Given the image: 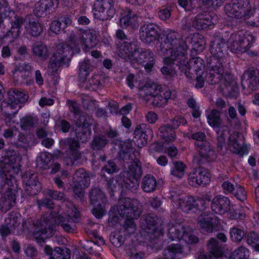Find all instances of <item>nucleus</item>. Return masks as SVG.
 Segmentation results:
<instances>
[{
    "instance_id": "f257e3e1",
    "label": "nucleus",
    "mask_w": 259,
    "mask_h": 259,
    "mask_svg": "<svg viewBox=\"0 0 259 259\" xmlns=\"http://www.w3.org/2000/svg\"><path fill=\"white\" fill-rule=\"evenodd\" d=\"M160 44L158 54L166 55L168 51L170 56L164 59L165 64H176L181 72L187 76L190 69L188 63L187 43L192 44V49L195 51H201L205 44L202 35L199 34H191L185 39L182 35L177 31L168 30L158 39Z\"/></svg>"
},
{
    "instance_id": "f03ea898",
    "label": "nucleus",
    "mask_w": 259,
    "mask_h": 259,
    "mask_svg": "<svg viewBox=\"0 0 259 259\" xmlns=\"http://www.w3.org/2000/svg\"><path fill=\"white\" fill-rule=\"evenodd\" d=\"M46 194L52 199L66 202L63 204V206L67 208L66 210L67 218H65L62 214L52 216L50 218L54 219L55 224L60 225L64 231L69 233L73 232L74 230V226L72 223L77 222L79 220V212L77 208L71 202L67 200V198L63 192L48 189L46 191Z\"/></svg>"
},
{
    "instance_id": "7ed1b4c3",
    "label": "nucleus",
    "mask_w": 259,
    "mask_h": 259,
    "mask_svg": "<svg viewBox=\"0 0 259 259\" xmlns=\"http://www.w3.org/2000/svg\"><path fill=\"white\" fill-rule=\"evenodd\" d=\"M216 49V53H211L212 55L210 59L209 66L212 68V71H219L220 73L225 74V85L224 89L225 92L232 96H236L238 94L237 82L233 76L227 70H225L224 64L225 63L226 58L224 53L225 49L218 47Z\"/></svg>"
},
{
    "instance_id": "20e7f679",
    "label": "nucleus",
    "mask_w": 259,
    "mask_h": 259,
    "mask_svg": "<svg viewBox=\"0 0 259 259\" xmlns=\"http://www.w3.org/2000/svg\"><path fill=\"white\" fill-rule=\"evenodd\" d=\"M255 37L249 32L239 31L231 34L227 39L228 48L235 53H246L250 57L256 56L257 52L250 50L255 41Z\"/></svg>"
},
{
    "instance_id": "39448f33",
    "label": "nucleus",
    "mask_w": 259,
    "mask_h": 259,
    "mask_svg": "<svg viewBox=\"0 0 259 259\" xmlns=\"http://www.w3.org/2000/svg\"><path fill=\"white\" fill-rule=\"evenodd\" d=\"M161 87L156 84H146L139 88V96L146 104L153 106H161L166 104L161 94Z\"/></svg>"
},
{
    "instance_id": "423d86ee",
    "label": "nucleus",
    "mask_w": 259,
    "mask_h": 259,
    "mask_svg": "<svg viewBox=\"0 0 259 259\" xmlns=\"http://www.w3.org/2000/svg\"><path fill=\"white\" fill-rule=\"evenodd\" d=\"M117 210L123 218L138 219L142 213V205L137 199L122 198L118 201Z\"/></svg>"
},
{
    "instance_id": "0eeeda50",
    "label": "nucleus",
    "mask_w": 259,
    "mask_h": 259,
    "mask_svg": "<svg viewBox=\"0 0 259 259\" xmlns=\"http://www.w3.org/2000/svg\"><path fill=\"white\" fill-rule=\"evenodd\" d=\"M69 38L70 46L75 48L77 52L79 51V47L81 45H83L86 48L92 49L97 44L95 32L90 30H80L75 33L71 34Z\"/></svg>"
},
{
    "instance_id": "6e6552de",
    "label": "nucleus",
    "mask_w": 259,
    "mask_h": 259,
    "mask_svg": "<svg viewBox=\"0 0 259 259\" xmlns=\"http://www.w3.org/2000/svg\"><path fill=\"white\" fill-rule=\"evenodd\" d=\"M252 7L248 0H231L226 5L224 11L230 17L243 18L246 23V15H250Z\"/></svg>"
},
{
    "instance_id": "1a4fd4ad",
    "label": "nucleus",
    "mask_w": 259,
    "mask_h": 259,
    "mask_svg": "<svg viewBox=\"0 0 259 259\" xmlns=\"http://www.w3.org/2000/svg\"><path fill=\"white\" fill-rule=\"evenodd\" d=\"M142 174L141 162L135 159L128 165V169L123 173L124 184L126 188L136 191L139 186V180Z\"/></svg>"
},
{
    "instance_id": "9d476101",
    "label": "nucleus",
    "mask_w": 259,
    "mask_h": 259,
    "mask_svg": "<svg viewBox=\"0 0 259 259\" xmlns=\"http://www.w3.org/2000/svg\"><path fill=\"white\" fill-rule=\"evenodd\" d=\"M96 19L104 21L113 17L115 13L113 0H96L93 9Z\"/></svg>"
},
{
    "instance_id": "9b49d317",
    "label": "nucleus",
    "mask_w": 259,
    "mask_h": 259,
    "mask_svg": "<svg viewBox=\"0 0 259 259\" xmlns=\"http://www.w3.org/2000/svg\"><path fill=\"white\" fill-rule=\"evenodd\" d=\"M168 235L171 240L183 239L187 243H195L198 241V238L193 235L191 228L180 224L170 227L168 229Z\"/></svg>"
},
{
    "instance_id": "f8f14e48",
    "label": "nucleus",
    "mask_w": 259,
    "mask_h": 259,
    "mask_svg": "<svg viewBox=\"0 0 259 259\" xmlns=\"http://www.w3.org/2000/svg\"><path fill=\"white\" fill-rule=\"evenodd\" d=\"M220 80H222L224 87L223 88L224 92L229 96L232 97L231 95L226 93L224 90L225 88V74L219 72V71H212V68L210 66H209V69L206 72H202V73L197 75L196 78V83L195 85V88L197 89H200L203 87L205 81L208 82L209 84H215ZM234 96H233V97Z\"/></svg>"
},
{
    "instance_id": "ddd939ff",
    "label": "nucleus",
    "mask_w": 259,
    "mask_h": 259,
    "mask_svg": "<svg viewBox=\"0 0 259 259\" xmlns=\"http://www.w3.org/2000/svg\"><path fill=\"white\" fill-rule=\"evenodd\" d=\"M140 49V44L137 39H133L129 42L124 41L119 47L118 55L125 61L132 63Z\"/></svg>"
},
{
    "instance_id": "4468645a",
    "label": "nucleus",
    "mask_w": 259,
    "mask_h": 259,
    "mask_svg": "<svg viewBox=\"0 0 259 259\" xmlns=\"http://www.w3.org/2000/svg\"><path fill=\"white\" fill-rule=\"evenodd\" d=\"M209 182V173L202 167L194 168L189 175V184L193 187L205 185Z\"/></svg>"
},
{
    "instance_id": "2eb2a0df",
    "label": "nucleus",
    "mask_w": 259,
    "mask_h": 259,
    "mask_svg": "<svg viewBox=\"0 0 259 259\" xmlns=\"http://www.w3.org/2000/svg\"><path fill=\"white\" fill-rule=\"evenodd\" d=\"M138 63L143 64L147 72L151 71L155 63V58L153 53L149 49L140 48L133 59L132 64Z\"/></svg>"
},
{
    "instance_id": "dca6fc26",
    "label": "nucleus",
    "mask_w": 259,
    "mask_h": 259,
    "mask_svg": "<svg viewBox=\"0 0 259 259\" xmlns=\"http://www.w3.org/2000/svg\"><path fill=\"white\" fill-rule=\"evenodd\" d=\"M241 84L243 89L250 91L256 90L259 86V70L251 68L245 72L242 76Z\"/></svg>"
},
{
    "instance_id": "f3484780",
    "label": "nucleus",
    "mask_w": 259,
    "mask_h": 259,
    "mask_svg": "<svg viewBox=\"0 0 259 259\" xmlns=\"http://www.w3.org/2000/svg\"><path fill=\"white\" fill-rule=\"evenodd\" d=\"M217 21V16L213 13H204L198 14L193 21V26L202 30L212 27Z\"/></svg>"
},
{
    "instance_id": "a211bd4d",
    "label": "nucleus",
    "mask_w": 259,
    "mask_h": 259,
    "mask_svg": "<svg viewBox=\"0 0 259 259\" xmlns=\"http://www.w3.org/2000/svg\"><path fill=\"white\" fill-rule=\"evenodd\" d=\"M75 48H72L70 45L69 38L68 44H61L57 46L56 52L53 54L52 58L56 59L60 63L66 64L70 60Z\"/></svg>"
},
{
    "instance_id": "6ab92c4d",
    "label": "nucleus",
    "mask_w": 259,
    "mask_h": 259,
    "mask_svg": "<svg viewBox=\"0 0 259 259\" xmlns=\"http://www.w3.org/2000/svg\"><path fill=\"white\" fill-rule=\"evenodd\" d=\"M228 147L229 150L238 154L247 153V147L244 145L243 137L238 132H234L229 137Z\"/></svg>"
},
{
    "instance_id": "aec40b11",
    "label": "nucleus",
    "mask_w": 259,
    "mask_h": 259,
    "mask_svg": "<svg viewBox=\"0 0 259 259\" xmlns=\"http://www.w3.org/2000/svg\"><path fill=\"white\" fill-rule=\"evenodd\" d=\"M157 26L153 23L145 24L141 26L140 29V37L142 41L150 44L159 37Z\"/></svg>"
},
{
    "instance_id": "412c9836",
    "label": "nucleus",
    "mask_w": 259,
    "mask_h": 259,
    "mask_svg": "<svg viewBox=\"0 0 259 259\" xmlns=\"http://www.w3.org/2000/svg\"><path fill=\"white\" fill-rule=\"evenodd\" d=\"M198 147L200 159L199 160L197 157H195L193 159L195 163L201 164L205 161L208 162L215 159L214 151L209 142L204 141L202 145Z\"/></svg>"
},
{
    "instance_id": "4be33fe9",
    "label": "nucleus",
    "mask_w": 259,
    "mask_h": 259,
    "mask_svg": "<svg viewBox=\"0 0 259 259\" xmlns=\"http://www.w3.org/2000/svg\"><path fill=\"white\" fill-rule=\"evenodd\" d=\"M23 181L26 185V191L30 195H35L40 191L41 185L37 180V175L28 172L23 177Z\"/></svg>"
},
{
    "instance_id": "5701e85b",
    "label": "nucleus",
    "mask_w": 259,
    "mask_h": 259,
    "mask_svg": "<svg viewBox=\"0 0 259 259\" xmlns=\"http://www.w3.org/2000/svg\"><path fill=\"white\" fill-rule=\"evenodd\" d=\"M134 134L138 146H143L147 144L148 138L152 137L153 132L149 125L142 123L136 127Z\"/></svg>"
},
{
    "instance_id": "b1692460",
    "label": "nucleus",
    "mask_w": 259,
    "mask_h": 259,
    "mask_svg": "<svg viewBox=\"0 0 259 259\" xmlns=\"http://www.w3.org/2000/svg\"><path fill=\"white\" fill-rule=\"evenodd\" d=\"M230 200L225 196H217L211 201V209L216 213L224 214L230 209Z\"/></svg>"
},
{
    "instance_id": "393cba45",
    "label": "nucleus",
    "mask_w": 259,
    "mask_h": 259,
    "mask_svg": "<svg viewBox=\"0 0 259 259\" xmlns=\"http://www.w3.org/2000/svg\"><path fill=\"white\" fill-rule=\"evenodd\" d=\"M55 232V226L44 222L40 224V228L33 233V236L38 243L44 242L45 239L52 236Z\"/></svg>"
},
{
    "instance_id": "a878e982",
    "label": "nucleus",
    "mask_w": 259,
    "mask_h": 259,
    "mask_svg": "<svg viewBox=\"0 0 259 259\" xmlns=\"http://www.w3.org/2000/svg\"><path fill=\"white\" fill-rule=\"evenodd\" d=\"M199 202L202 203L203 201L199 199L196 200L192 196H185L179 204H177L176 208H181L183 211L189 213L198 209Z\"/></svg>"
},
{
    "instance_id": "bb28decb",
    "label": "nucleus",
    "mask_w": 259,
    "mask_h": 259,
    "mask_svg": "<svg viewBox=\"0 0 259 259\" xmlns=\"http://www.w3.org/2000/svg\"><path fill=\"white\" fill-rule=\"evenodd\" d=\"M158 218L154 213H149L141 219V227L148 234L155 235L156 232V224Z\"/></svg>"
},
{
    "instance_id": "cd10ccee",
    "label": "nucleus",
    "mask_w": 259,
    "mask_h": 259,
    "mask_svg": "<svg viewBox=\"0 0 259 259\" xmlns=\"http://www.w3.org/2000/svg\"><path fill=\"white\" fill-rule=\"evenodd\" d=\"M213 215L211 213H202L198 218V226L203 231L211 232L213 227Z\"/></svg>"
},
{
    "instance_id": "c85d7f7f",
    "label": "nucleus",
    "mask_w": 259,
    "mask_h": 259,
    "mask_svg": "<svg viewBox=\"0 0 259 259\" xmlns=\"http://www.w3.org/2000/svg\"><path fill=\"white\" fill-rule=\"evenodd\" d=\"M31 52L34 56L41 61L46 60L50 56L48 47L42 42L33 44L31 47Z\"/></svg>"
},
{
    "instance_id": "c756f323",
    "label": "nucleus",
    "mask_w": 259,
    "mask_h": 259,
    "mask_svg": "<svg viewBox=\"0 0 259 259\" xmlns=\"http://www.w3.org/2000/svg\"><path fill=\"white\" fill-rule=\"evenodd\" d=\"M16 196L14 191L8 190L5 193L0 200V207L1 209L7 212L16 203Z\"/></svg>"
},
{
    "instance_id": "7c9ffc66",
    "label": "nucleus",
    "mask_w": 259,
    "mask_h": 259,
    "mask_svg": "<svg viewBox=\"0 0 259 259\" xmlns=\"http://www.w3.org/2000/svg\"><path fill=\"white\" fill-rule=\"evenodd\" d=\"M124 186V180L120 175L107 181L106 188L111 196H114V192Z\"/></svg>"
},
{
    "instance_id": "2f4dec72",
    "label": "nucleus",
    "mask_w": 259,
    "mask_h": 259,
    "mask_svg": "<svg viewBox=\"0 0 259 259\" xmlns=\"http://www.w3.org/2000/svg\"><path fill=\"white\" fill-rule=\"evenodd\" d=\"M54 6L53 0H40L35 4L34 11L37 17H41L45 12L54 8Z\"/></svg>"
},
{
    "instance_id": "473e14b6",
    "label": "nucleus",
    "mask_w": 259,
    "mask_h": 259,
    "mask_svg": "<svg viewBox=\"0 0 259 259\" xmlns=\"http://www.w3.org/2000/svg\"><path fill=\"white\" fill-rule=\"evenodd\" d=\"M157 181L154 177L147 175L142 179L141 188L146 193L153 192L156 190Z\"/></svg>"
},
{
    "instance_id": "72a5a7b5",
    "label": "nucleus",
    "mask_w": 259,
    "mask_h": 259,
    "mask_svg": "<svg viewBox=\"0 0 259 259\" xmlns=\"http://www.w3.org/2000/svg\"><path fill=\"white\" fill-rule=\"evenodd\" d=\"M8 98L11 101H15V102L22 104L27 101L28 99V96L23 92L16 89H11L7 93Z\"/></svg>"
},
{
    "instance_id": "f704fd0d",
    "label": "nucleus",
    "mask_w": 259,
    "mask_h": 259,
    "mask_svg": "<svg viewBox=\"0 0 259 259\" xmlns=\"http://www.w3.org/2000/svg\"><path fill=\"white\" fill-rule=\"evenodd\" d=\"M91 204L93 205H102L106 201L104 193L98 188L92 189L90 195Z\"/></svg>"
},
{
    "instance_id": "c9c22d12",
    "label": "nucleus",
    "mask_w": 259,
    "mask_h": 259,
    "mask_svg": "<svg viewBox=\"0 0 259 259\" xmlns=\"http://www.w3.org/2000/svg\"><path fill=\"white\" fill-rule=\"evenodd\" d=\"M120 25L123 27L134 28L138 26L137 16L132 11L123 16L120 19Z\"/></svg>"
},
{
    "instance_id": "e433bc0d",
    "label": "nucleus",
    "mask_w": 259,
    "mask_h": 259,
    "mask_svg": "<svg viewBox=\"0 0 259 259\" xmlns=\"http://www.w3.org/2000/svg\"><path fill=\"white\" fill-rule=\"evenodd\" d=\"M160 136L166 143L174 142L176 140V134L169 125H164L159 128Z\"/></svg>"
},
{
    "instance_id": "4c0bfd02",
    "label": "nucleus",
    "mask_w": 259,
    "mask_h": 259,
    "mask_svg": "<svg viewBox=\"0 0 259 259\" xmlns=\"http://www.w3.org/2000/svg\"><path fill=\"white\" fill-rule=\"evenodd\" d=\"M207 246L209 253L214 258H218L222 256L223 254L222 249L216 239L212 238L209 239Z\"/></svg>"
},
{
    "instance_id": "58836bf2",
    "label": "nucleus",
    "mask_w": 259,
    "mask_h": 259,
    "mask_svg": "<svg viewBox=\"0 0 259 259\" xmlns=\"http://www.w3.org/2000/svg\"><path fill=\"white\" fill-rule=\"evenodd\" d=\"M9 100V99L8 98L3 101L1 104L2 108L5 109V111L7 112L8 114L12 115L13 116H14L18 112L21 106L19 105L20 104L15 102V101Z\"/></svg>"
},
{
    "instance_id": "ea45409f",
    "label": "nucleus",
    "mask_w": 259,
    "mask_h": 259,
    "mask_svg": "<svg viewBox=\"0 0 259 259\" xmlns=\"http://www.w3.org/2000/svg\"><path fill=\"white\" fill-rule=\"evenodd\" d=\"M121 151L119 153L120 157L124 161L130 160V158L133 159L131 154V151H133L132 143L131 141L127 140L126 141L122 142L120 143Z\"/></svg>"
},
{
    "instance_id": "a19ab883",
    "label": "nucleus",
    "mask_w": 259,
    "mask_h": 259,
    "mask_svg": "<svg viewBox=\"0 0 259 259\" xmlns=\"http://www.w3.org/2000/svg\"><path fill=\"white\" fill-rule=\"evenodd\" d=\"M27 32L33 37H38L42 31V27L37 21H30L25 27Z\"/></svg>"
},
{
    "instance_id": "79ce46f5",
    "label": "nucleus",
    "mask_w": 259,
    "mask_h": 259,
    "mask_svg": "<svg viewBox=\"0 0 259 259\" xmlns=\"http://www.w3.org/2000/svg\"><path fill=\"white\" fill-rule=\"evenodd\" d=\"M207 122L212 127H219L222 123L221 114L215 109L211 110L207 116Z\"/></svg>"
},
{
    "instance_id": "37998d69",
    "label": "nucleus",
    "mask_w": 259,
    "mask_h": 259,
    "mask_svg": "<svg viewBox=\"0 0 259 259\" xmlns=\"http://www.w3.org/2000/svg\"><path fill=\"white\" fill-rule=\"evenodd\" d=\"M182 252V247L180 244H172L163 250V254L167 258L175 259L177 254Z\"/></svg>"
},
{
    "instance_id": "c03bdc74",
    "label": "nucleus",
    "mask_w": 259,
    "mask_h": 259,
    "mask_svg": "<svg viewBox=\"0 0 259 259\" xmlns=\"http://www.w3.org/2000/svg\"><path fill=\"white\" fill-rule=\"evenodd\" d=\"M247 24L254 27L259 26V6L252 7L250 15H246Z\"/></svg>"
},
{
    "instance_id": "a18cd8bd",
    "label": "nucleus",
    "mask_w": 259,
    "mask_h": 259,
    "mask_svg": "<svg viewBox=\"0 0 259 259\" xmlns=\"http://www.w3.org/2000/svg\"><path fill=\"white\" fill-rule=\"evenodd\" d=\"M229 233L231 240L235 242H240L245 235L243 228L237 226L231 228Z\"/></svg>"
},
{
    "instance_id": "49530a36",
    "label": "nucleus",
    "mask_w": 259,
    "mask_h": 259,
    "mask_svg": "<svg viewBox=\"0 0 259 259\" xmlns=\"http://www.w3.org/2000/svg\"><path fill=\"white\" fill-rule=\"evenodd\" d=\"M218 135V148L220 150L222 149L223 147L225 144L226 138L229 135V128L227 126L224 125L219 127L217 131Z\"/></svg>"
},
{
    "instance_id": "de8ad7c7",
    "label": "nucleus",
    "mask_w": 259,
    "mask_h": 259,
    "mask_svg": "<svg viewBox=\"0 0 259 259\" xmlns=\"http://www.w3.org/2000/svg\"><path fill=\"white\" fill-rule=\"evenodd\" d=\"M52 158V155L50 153L47 152L41 153L37 159V164L42 169H48L49 168Z\"/></svg>"
},
{
    "instance_id": "09e8293b",
    "label": "nucleus",
    "mask_w": 259,
    "mask_h": 259,
    "mask_svg": "<svg viewBox=\"0 0 259 259\" xmlns=\"http://www.w3.org/2000/svg\"><path fill=\"white\" fill-rule=\"evenodd\" d=\"M52 259H70V250L66 248L55 247Z\"/></svg>"
},
{
    "instance_id": "8fccbe9b",
    "label": "nucleus",
    "mask_w": 259,
    "mask_h": 259,
    "mask_svg": "<svg viewBox=\"0 0 259 259\" xmlns=\"http://www.w3.org/2000/svg\"><path fill=\"white\" fill-rule=\"evenodd\" d=\"M174 168L171 170V174L179 178L183 177L186 169V165L181 161H177L174 162Z\"/></svg>"
},
{
    "instance_id": "3c124183",
    "label": "nucleus",
    "mask_w": 259,
    "mask_h": 259,
    "mask_svg": "<svg viewBox=\"0 0 259 259\" xmlns=\"http://www.w3.org/2000/svg\"><path fill=\"white\" fill-rule=\"evenodd\" d=\"M92 121L93 119L90 116L84 113H80L76 120L75 125L77 127H89L90 125L92 124Z\"/></svg>"
},
{
    "instance_id": "603ef678",
    "label": "nucleus",
    "mask_w": 259,
    "mask_h": 259,
    "mask_svg": "<svg viewBox=\"0 0 259 259\" xmlns=\"http://www.w3.org/2000/svg\"><path fill=\"white\" fill-rule=\"evenodd\" d=\"M101 76L95 75L85 82V88L89 90L95 91L102 86Z\"/></svg>"
},
{
    "instance_id": "864d4df0",
    "label": "nucleus",
    "mask_w": 259,
    "mask_h": 259,
    "mask_svg": "<svg viewBox=\"0 0 259 259\" xmlns=\"http://www.w3.org/2000/svg\"><path fill=\"white\" fill-rule=\"evenodd\" d=\"M76 138L81 142H85L90 138L91 131L89 127H77L75 129Z\"/></svg>"
},
{
    "instance_id": "5fc2aeb1",
    "label": "nucleus",
    "mask_w": 259,
    "mask_h": 259,
    "mask_svg": "<svg viewBox=\"0 0 259 259\" xmlns=\"http://www.w3.org/2000/svg\"><path fill=\"white\" fill-rule=\"evenodd\" d=\"M228 39V38L218 36L214 37L211 42L210 50V53H216V49L219 48V47L225 49V47L227 43Z\"/></svg>"
},
{
    "instance_id": "6e6d98bb",
    "label": "nucleus",
    "mask_w": 259,
    "mask_h": 259,
    "mask_svg": "<svg viewBox=\"0 0 259 259\" xmlns=\"http://www.w3.org/2000/svg\"><path fill=\"white\" fill-rule=\"evenodd\" d=\"M169 198L175 207L177 206V204H179L184 197L181 190L178 188H172L169 191Z\"/></svg>"
},
{
    "instance_id": "4d7b16f0",
    "label": "nucleus",
    "mask_w": 259,
    "mask_h": 259,
    "mask_svg": "<svg viewBox=\"0 0 259 259\" xmlns=\"http://www.w3.org/2000/svg\"><path fill=\"white\" fill-rule=\"evenodd\" d=\"M247 241L255 251H259V236L254 232L249 233L247 236Z\"/></svg>"
},
{
    "instance_id": "13d9d810",
    "label": "nucleus",
    "mask_w": 259,
    "mask_h": 259,
    "mask_svg": "<svg viewBox=\"0 0 259 259\" xmlns=\"http://www.w3.org/2000/svg\"><path fill=\"white\" fill-rule=\"evenodd\" d=\"M107 143L106 138L104 136H97L94 137L92 141V148L94 150H100Z\"/></svg>"
},
{
    "instance_id": "bf43d9fd",
    "label": "nucleus",
    "mask_w": 259,
    "mask_h": 259,
    "mask_svg": "<svg viewBox=\"0 0 259 259\" xmlns=\"http://www.w3.org/2000/svg\"><path fill=\"white\" fill-rule=\"evenodd\" d=\"M91 65L89 60H84L79 64V77L80 79L84 80L89 74V69Z\"/></svg>"
},
{
    "instance_id": "052dcab7",
    "label": "nucleus",
    "mask_w": 259,
    "mask_h": 259,
    "mask_svg": "<svg viewBox=\"0 0 259 259\" xmlns=\"http://www.w3.org/2000/svg\"><path fill=\"white\" fill-rule=\"evenodd\" d=\"M111 243L116 247H120L125 241V237L120 232H114L110 237Z\"/></svg>"
},
{
    "instance_id": "680f3d73",
    "label": "nucleus",
    "mask_w": 259,
    "mask_h": 259,
    "mask_svg": "<svg viewBox=\"0 0 259 259\" xmlns=\"http://www.w3.org/2000/svg\"><path fill=\"white\" fill-rule=\"evenodd\" d=\"M82 104L83 108L89 111H93L96 109V101L92 100L87 96L81 97Z\"/></svg>"
},
{
    "instance_id": "e2e57ef3",
    "label": "nucleus",
    "mask_w": 259,
    "mask_h": 259,
    "mask_svg": "<svg viewBox=\"0 0 259 259\" xmlns=\"http://www.w3.org/2000/svg\"><path fill=\"white\" fill-rule=\"evenodd\" d=\"M35 123V119L30 116H24L20 119V126L24 130L33 127Z\"/></svg>"
},
{
    "instance_id": "0e129e2a",
    "label": "nucleus",
    "mask_w": 259,
    "mask_h": 259,
    "mask_svg": "<svg viewBox=\"0 0 259 259\" xmlns=\"http://www.w3.org/2000/svg\"><path fill=\"white\" fill-rule=\"evenodd\" d=\"M33 69V66L31 63L27 62L20 63L15 66L14 73L15 72L30 73L32 71Z\"/></svg>"
},
{
    "instance_id": "69168bd1",
    "label": "nucleus",
    "mask_w": 259,
    "mask_h": 259,
    "mask_svg": "<svg viewBox=\"0 0 259 259\" xmlns=\"http://www.w3.org/2000/svg\"><path fill=\"white\" fill-rule=\"evenodd\" d=\"M187 104L192 109V113L193 116L194 118H198L200 115V111L199 110V107L195 100L193 98H190L187 101Z\"/></svg>"
},
{
    "instance_id": "338daca9",
    "label": "nucleus",
    "mask_w": 259,
    "mask_h": 259,
    "mask_svg": "<svg viewBox=\"0 0 259 259\" xmlns=\"http://www.w3.org/2000/svg\"><path fill=\"white\" fill-rule=\"evenodd\" d=\"M6 224L14 231L19 225L20 222L17 217L11 214L6 219Z\"/></svg>"
},
{
    "instance_id": "774afa93",
    "label": "nucleus",
    "mask_w": 259,
    "mask_h": 259,
    "mask_svg": "<svg viewBox=\"0 0 259 259\" xmlns=\"http://www.w3.org/2000/svg\"><path fill=\"white\" fill-rule=\"evenodd\" d=\"M206 136L202 132H197L191 135V138L195 140V145L197 147L202 145L205 140Z\"/></svg>"
}]
</instances>
